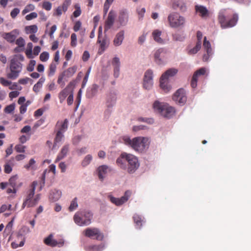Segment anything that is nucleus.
I'll return each mask as SVG.
<instances>
[{
    "mask_svg": "<svg viewBox=\"0 0 251 251\" xmlns=\"http://www.w3.org/2000/svg\"><path fill=\"white\" fill-rule=\"evenodd\" d=\"M118 165L123 169H127L129 174H132L139 168L140 163L135 155L123 152L116 160Z\"/></svg>",
    "mask_w": 251,
    "mask_h": 251,
    "instance_id": "nucleus-1",
    "label": "nucleus"
},
{
    "mask_svg": "<svg viewBox=\"0 0 251 251\" xmlns=\"http://www.w3.org/2000/svg\"><path fill=\"white\" fill-rule=\"evenodd\" d=\"M218 21L222 28H226L234 26L236 24L238 16L229 9H222L219 13Z\"/></svg>",
    "mask_w": 251,
    "mask_h": 251,
    "instance_id": "nucleus-2",
    "label": "nucleus"
},
{
    "mask_svg": "<svg viewBox=\"0 0 251 251\" xmlns=\"http://www.w3.org/2000/svg\"><path fill=\"white\" fill-rule=\"evenodd\" d=\"M124 141L126 145L130 146L135 151L139 153L146 151L149 147V139L146 137H137L132 139L125 137Z\"/></svg>",
    "mask_w": 251,
    "mask_h": 251,
    "instance_id": "nucleus-3",
    "label": "nucleus"
},
{
    "mask_svg": "<svg viewBox=\"0 0 251 251\" xmlns=\"http://www.w3.org/2000/svg\"><path fill=\"white\" fill-rule=\"evenodd\" d=\"M24 60V57L21 54L15 55L10 60L9 72L6 74L8 78L15 80L17 78L22 71L23 65L20 61Z\"/></svg>",
    "mask_w": 251,
    "mask_h": 251,
    "instance_id": "nucleus-4",
    "label": "nucleus"
},
{
    "mask_svg": "<svg viewBox=\"0 0 251 251\" xmlns=\"http://www.w3.org/2000/svg\"><path fill=\"white\" fill-rule=\"evenodd\" d=\"M93 214L89 210H83L76 212L74 216L75 223L79 226H85L91 223Z\"/></svg>",
    "mask_w": 251,
    "mask_h": 251,
    "instance_id": "nucleus-5",
    "label": "nucleus"
},
{
    "mask_svg": "<svg viewBox=\"0 0 251 251\" xmlns=\"http://www.w3.org/2000/svg\"><path fill=\"white\" fill-rule=\"evenodd\" d=\"M153 107L156 112L167 118L172 117L176 112L174 107L159 102L158 101L154 102Z\"/></svg>",
    "mask_w": 251,
    "mask_h": 251,
    "instance_id": "nucleus-6",
    "label": "nucleus"
},
{
    "mask_svg": "<svg viewBox=\"0 0 251 251\" xmlns=\"http://www.w3.org/2000/svg\"><path fill=\"white\" fill-rule=\"evenodd\" d=\"M169 25L172 28H182L185 26L186 19L177 12H172L168 16Z\"/></svg>",
    "mask_w": 251,
    "mask_h": 251,
    "instance_id": "nucleus-7",
    "label": "nucleus"
},
{
    "mask_svg": "<svg viewBox=\"0 0 251 251\" xmlns=\"http://www.w3.org/2000/svg\"><path fill=\"white\" fill-rule=\"evenodd\" d=\"M178 71L175 68H171L167 70L161 76L160 79V86L165 92H169L171 89V86L168 85L169 77L176 75Z\"/></svg>",
    "mask_w": 251,
    "mask_h": 251,
    "instance_id": "nucleus-8",
    "label": "nucleus"
},
{
    "mask_svg": "<svg viewBox=\"0 0 251 251\" xmlns=\"http://www.w3.org/2000/svg\"><path fill=\"white\" fill-rule=\"evenodd\" d=\"M77 67L75 66L69 68L67 70L64 71L60 74L58 76L57 83L61 85V87L65 85V82L63 81V79H65L70 77L76 72Z\"/></svg>",
    "mask_w": 251,
    "mask_h": 251,
    "instance_id": "nucleus-9",
    "label": "nucleus"
},
{
    "mask_svg": "<svg viewBox=\"0 0 251 251\" xmlns=\"http://www.w3.org/2000/svg\"><path fill=\"white\" fill-rule=\"evenodd\" d=\"M83 233L85 236L96 239L97 240H102L103 238V235L97 228H87L83 231Z\"/></svg>",
    "mask_w": 251,
    "mask_h": 251,
    "instance_id": "nucleus-10",
    "label": "nucleus"
},
{
    "mask_svg": "<svg viewBox=\"0 0 251 251\" xmlns=\"http://www.w3.org/2000/svg\"><path fill=\"white\" fill-rule=\"evenodd\" d=\"M173 100L177 104L184 105L187 100L185 90L182 88L177 90L173 96Z\"/></svg>",
    "mask_w": 251,
    "mask_h": 251,
    "instance_id": "nucleus-11",
    "label": "nucleus"
},
{
    "mask_svg": "<svg viewBox=\"0 0 251 251\" xmlns=\"http://www.w3.org/2000/svg\"><path fill=\"white\" fill-rule=\"evenodd\" d=\"M153 72L151 70H148L145 73L143 81V87L145 89L150 90L153 85Z\"/></svg>",
    "mask_w": 251,
    "mask_h": 251,
    "instance_id": "nucleus-12",
    "label": "nucleus"
},
{
    "mask_svg": "<svg viewBox=\"0 0 251 251\" xmlns=\"http://www.w3.org/2000/svg\"><path fill=\"white\" fill-rule=\"evenodd\" d=\"M132 192L129 190L125 192V194L120 198H116L111 196V202L117 206H120L126 202L131 195Z\"/></svg>",
    "mask_w": 251,
    "mask_h": 251,
    "instance_id": "nucleus-13",
    "label": "nucleus"
},
{
    "mask_svg": "<svg viewBox=\"0 0 251 251\" xmlns=\"http://www.w3.org/2000/svg\"><path fill=\"white\" fill-rule=\"evenodd\" d=\"M205 73L206 69L205 68H201L194 73L191 82V86L192 88H195L197 87L198 77L204 75Z\"/></svg>",
    "mask_w": 251,
    "mask_h": 251,
    "instance_id": "nucleus-14",
    "label": "nucleus"
},
{
    "mask_svg": "<svg viewBox=\"0 0 251 251\" xmlns=\"http://www.w3.org/2000/svg\"><path fill=\"white\" fill-rule=\"evenodd\" d=\"M19 34V31L18 29H14L10 32L4 33L2 34V37L7 42L13 43L15 41L16 38Z\"/></svg>",
    "mask_w": 251,
    "mask_h": 251,
    "instance_id": "nucleus-15",
    "label": "nucleus"
},
{
    "mask_svg": "<svg viewBox=\"0 0 251 251\" xmlns=\"http://www.w3.org/2000/svg\"><path fill=\"white\" fill-rule=\"evenodd\" d=\"M108 167L106 165H101L99 166L95 174L98 176L99 179L100 181H103L105 178L107 174Z\"/></svg>",
    "mask_w": 251,
    "mask_h": 251,
    "instance_id": "nucleus-16",
    "label": "nucleus"
},
{
    "mask_svg": "<svg viewBox=\"0 0 251 251\" xmlns=\"http://www.w3.org/2000/svg\"><path fill=\"white\" fill-rule=\"evenodd\" d=\"M172 7L175 10H179L184 12L186 11L187 7L184 0H176L172 4Z\"/></svg>",
    "mask_w": 251,
    "mask_h": 251,
    "instance_id": "nucleus-17",
    "label": "nucleus"
},
{
    "mask_svg": "<svg viewBox=\"0 0 251 251\" xmlns=\"http://www.w3.org/2000/svg\"><path fill=\"white\" fill-rule=\"evenodd\" d=\"M45 243L50 246L51 247H55L56 246H58V247H62L64 242L63 241L58 242L56 240L53 239V235L52 234H50L44 240Z\"/></svg>",
    "mask_w": 251,
    "mask_h": 251,
    "instance_id": "nucleus-18",
    "label": "nucleus"
},
{
    "mask_svg": "<svg viewBox=\"0 0 251 251\" xmlns=\"http://www.w3.org/2000/svg\"><path fill=\"white\" fill-rule=\"evenodd\" d=\"M128 20V15L126 9H122L119 12L118 18L121 25H125Z\"/></svg>",
    "mask_w": 251,
    "mask_h": 251,
    "instance_id": "nucleus-19",
    "label": "nucleus"
},
{
    "mask_svg": "<svg viewBox=\"0 0 251 251\" xmlns=\"http://www.w3.org/2000/svg\"><path fill=\"white\" fill-rule=\"evenodd\" d=\"M62 196V192L58 189H54L51 190L49 195V200L51 202L57 201Z\"/></svg>",
    "mask_w": 251,
    "mask_h": 251,
    "instance_id": "nucleus-20",
    "label": "nucleus"
},
{
    "mask_svg": "<svg viewBox=\"0 0 251 251\" xmlns=\"http://www.w3.org/2000/svg\"><path fill=\"white\" fill-rule=\"evenodd\" d=\"M166 53V50L163 48L159 49L156 50L154 54V60L156 63L160 64L163 62L162 58L164 57Z\"/></svg>",
    "mask_w": 251,
    "mask_h": 251,
    "instance_id": "nucleus-21",
    "label": "nucleus"
},
{
    "mask_svg": "<svg viewBox=\"0 0 251 251\" xmlns=\"http://www.w3.org/2000/svg\"><path fill=\"white\" fill-rule=\"evenodd\" d=\"M109 0H106L104 5V16L107 15V19L106 21L105 31H107L109 28H110V12L108 13V11L109 8Z\"/></svg>",
    "mask_w": 251,
    "mask_h": 251,
    "instance_id": "nucleus-22",
    "label": "nucleus"
},
{
    "mask_svg": "<svg viewBox=\"0 0 251 251\" xmlns=\"http://www.w3.org/2000/svg\"><path fill=\"white\" fill-rule=\"evenodd\" d=\"M112 64L114 68V76L115 77H118L120 74V59L118 57H115L113 59Z\"/></svg>",
    "mask_w": 251,
    "mask_h": 251,
    "instance_id": "nucleus-23",
    "label": "nucleus"
},
{
    "mask_svg": "<svg viewBox=\"0 0 251 251\" xmlns=\"http://www.w3.org/2000/svg\"><path fill=\"white\" fill-rule=\"evenodd\" d=\"M70 149V145L69 144H66L63 146L60 152L58 154L56 158V162L59 161L60 160L63 159L67 154Z\"/></svg>",
    "mask_w": 251,
    "mask_h": 251,
    "instance_id": "nucleus-24",
    "label": "nucleus"
},
{
    "mask_svg": "<svg viewBox=\"0 0 251 251\" xmlns=\"http://www.w3.org/2000/svg\"><path fill=\"white\" fill-rule=\"evenodd\" d=\"M195 10L197 13H199L200 16L202 18L208 16V11L206 8L202 5H197L195 6Z\"/></svg>",
    "mask_w": 251,
    "mask_h": 251,
    "instance_id": "nucleus-25",
    "label": "nucleus"
},
{
    "mask_svg": "<svg viewBox=\"0 0 251 251\" xmlns=\"http://www.w3.org/2000/svg\"><path fill=\"white\" fill-rule=\"evenodd\" d=\"M99 86L96 84H93L92 87L88 89L86 95L89 98H92L97 95L98 92Z\"/></svg>",
    "mask_w": 251,
    "mask_h": 251,
    "instance_id": "nucleus-26",
    "label": "nucleus"
},
{
    "mask_svg": "<svg viewBox=\"0 0 251 251\" xmlns=\"http://www.w3.org/2000/svg\"><path fill=\"white\" fill-rule=\"evenodd\" d=\"M105 248L104 243H101L99 245H90L86 247V251H102Z\"/></svg>",
    "mask_w": 251,
    "mask_h": 251,
    "instance_id": "nucleus-27",
    "label": "nucleus"
},
{
    "mask_svg": "<svg viewBox=\"0 0 251 251\" xmlns=\"http://www.w3.org/2000/svg\"><path fill=\"white\" fill-rule=\"evenodd\" d=\"M124 38V31H121L117 34L113 41L114 45L116 46H120L122 43Z\"/></svg>",
    "mask_w": 251,
    "mask_h": 251,
    "instance_id": "nucleus-28",
    "label": "nucleus"
},
{
    "mask_svg": "<svg viewBox=\"0 0 251 251\" xmlns=\"http://www.w3.org/2000/svg\"><path fill=\"white\" fill-rule=\"evenodd\" d=\"M93 160V156L91 154L86 155L81 162V165L83 168H86L88 166Z\"/></svg>",
    "mask_w": 251,
    "mask_h": 251,
    "instance_id": "nucleus-29",
    "label": "nucleus"
},
{
    "mask_svg": "<svg viewBox=\"0 0 251 251\" xmlns=\"http://www.w3.org/2000/svg\"><path fill=\"white\" fill-rule=\"evenodd\" d=\"M133 221L136 225V228H140L144 222V220L138 214H135L133 217Z\"/></svg>",
    "mask_w": 251,
    "mask_h": 251,
    "instance_id": "nucleus-30",
    "label": "nucleus"
},
{
    "mask_svg": "<svg viewBox=\"0 0 251 251\" xmlns=\"http://www.w3.org/2000/svg\"><path fill=\"white\" fill-rule=\"evenodd\" d=\"M70 94H71V92L69 90H68L66 88H65L62 91H61L59 93V96H58V97H59V99L60 100V102L61 103H62L64 101V100H65V99H66V98L67 97V96L68 95H69Z\"/></svg>",
    "mask_w": 251,
    "mask_h": 251,
    "instance_id": "nucleus-31",
    "label": "nucleus"
},
{
    "mask_svg": "<svg viewBox=\"0 0 251 251\" xmlns=\"http://www.w3.org/2000/svg\"><path fill=\"white\" fill-rule=\"evenodd\" d=\"M152 36L153 39L157 43L160 44L163 43V40L160 37L161 31L159 30H155L152 32Z\"/></svg>",
    "mask_w": 251,
    "mask_h": 251,
    "instance_id": "nucleus-32",
    "label": "nucleus"
},
{
    "mask_svg": "<svg viewBox=\"0 0 251 251\" xmlns=\"http://www.w3.org/2000/svg\"><path fill=\"white\" fill-rule=\"evenodd\" d=\"M30 232L29 228L26 226H23L18 232V237H23Z\"/></svg>",
    "mask_w": 251,
    "mask_h": 251,
    "instance_id": "nucleus-33",
    "label": "nucleus"
},
{
    "mask_svg": "<svg viewBox=\"0 0 251 251\" xmlns=\"http://www.w3.org/2000/svg\"><path fill=\"white\" fill-rule=\"evenodd\" d=\"M45 81V78L43 76L41 77L37 83L34 85L33 88V91L36 93H38L40 88L42 87L43 84L44 83Z\"/></svg>",
    "mask_w": 251,
    "mask_h": 251,
    "instance_id": "nucleus-34",
    "label": "nucleus"
},
{
    "mask_svg": "<svg viewBox=\"0 0 251 251\" xmlns=\"http://www.w3.org/2000/svg\"><path fill=\"white\" fill-rule=\"evenodd\" d=\"M36 161L33 158H31L28 164L25 165L24 167L27 170H35L37 167L35 165Z\"/></svg>",
    "mask_w": 251,
    "mask_h": 251,
    "instance_id": "nucleus-35",
    "label": "nucleus"
},
{
    "mask_svg": "<svg viewBox=\"0 0 251 251\" xmlns=\"http://www.w3.org/2000/svg\"><path fill=\"white\" fill-rule=\"evenodd\" d=\"M203 46L208 54H212V49L211 47L210 42L206 40V37H204Z\"/></svg>",
    "mask_w": 251,
    "mask_h": 251,
    "instance_id": "nucleus-36",
    "label": "nucleus"
},
{
    "mask_svg": "<svg viewBox=\"0 0 251 251\" xmlns=\"http://www.w3.org/2000/svg\"><path fill=\"white\" fill-rule=\"evenodd\" d=\"M68 120L66 119L63 122H61L58 131L65 132L68 129Z\"/></svg>",
    "mask_w": 251,
    "mask_h": 251,
    "instance_id": "nucleus-37",
    "label": "nucleus"
},
{
    "mask_svg": "<svg viewBox=\"0 0 251 251\" xmlns=\"http://www.w3.org/2000/svg\"><path fill=\"white\" fill-rule=\"evenodd\" d=\"M40 199V195L37 194L34 199H32L28 203V207H31L36 205Z\"/></svg>",
    "mask_w": 251,
    "mask_h": 251,
    "instance_id": "nucleus-38",
    "label": "nucleus"
},
{
    "mask_svg": "<svg viewBox=\"0 0 251 251\" xmlns=\"http://www.w3.org/2000/svg\"><path fill=\"white\" fill-rule=\"evenodd\" d=\"M26 33H35L37 32L38 27L36 25L26 26L25 28Z\"/></svg>",
    "mask_w": 251,
    "mask_h": 251,
    "instance_id": "nucleus-39",
    "label": "nucleus"
},
{
    "mask_svg": "<svg viewBox=\"0 0 251 251\" xmlns=\"http://www.w3.org/2000/svg\"><path fill=\"white\" fill-rule=\"evenodd\" d=\"M201 43H200V42H197L195 47L188 51V53L189 54H196L201 48Z\"/></svg>",
    "mask_w": 251,
    "mask_h": 251,
    "instance_id": "nucleus-40",
    "label": "nucleus"
},
{
    "mask_svg": "<svg viewBox=\"0 0 251 251\" xmlns=\"http://www.w3.org/2000/svg\"><path fill=\"white\" fill-rule=\"evenodd\" d=\"M78 207L77 198H75L71 201L69 209L70 211L75 210Z\"/></svg>",
    "mask_w": 251,
    "mask_h": 251,
    "instance_id": "nucleus-41",
    "label": "nucleus"
},
{
    "mask_svg": "<svg viewBox=\"0 0 251 251\" xmlns=\"http://www.w3.org/2000/svg\"><path fill=\"white\" fill-rule=\"evenodd\" d=\"M63 133L64 132L58 130L54 139L55 144H57V143L61 141V140L64 137Z\"/></svg>",
    "mask_w": 251,
    "mask_h": 251,
    "instance_id": "nucleus-42",
    "label": "nucleus"
},
{
    "mask_svg": "<svg viewBox=\"0 0 251 251\" xmlns=\"http://www.w3.org/2000/svg\"><path fill=\"white\" fill-rule=\"evenodd\" d=\"M15 108V103H12L9 105H7L4 108V112L6 113L10 114L12 112Z\"/></svg>",
    "mask_w": 251,
    "mask_h": 251,
    "instance_id": "nucleus-43",
    "label": "nucleus"
},
{
    "mask_svg": "<svg viewBox=\"0 0 251 251\" xmlns=\"http://www.w3.org/2000/svg\"><path fill=\"white\" fill-rule=\"evenodd\" d=\"M17 179V176H13L9 179V182L8 183L12 188H15L16 185V181Z\"/></svg>",
    "mask_w": 251,
    "mask_h": 251,
    "instance_id": "nucleus-44",
    "label": "nucleus"
},
{
    "mask_svg": "<svg viewBox=\"0 0 251 251\" xmlns=\"http://www.w3.org/2000/svg\"><path fill=\"white\" fill-rule=\"evenodd\" d=\"M90 71H91V68H89V69L87 70V72L86 73L85 75L83 78L82 83V88H84L87 83Z\"/></svg>",
    "mask_w": 251,
    "mask_h": 251,
    "instance_id": "nucleus-45",
    "label": "nucleus"
},
{
    "mask_svg": "<svg viewBox=\"0 0 251 251\" xmlns=\"http://www.w3.org/2000/svg\"><path fill=\"white\" fill-rule=\"evenodd\" d=\"M35 194V192L33 190H29L27 193V196L25 200L26 201L28 202H29L30 200L33 198L34 195Z\"/></svg>",
    "mask_w": 251,
    "mask_h": 251,
    "instance_id": "nucleus-46",
    "label": "nucleus"
},
{
    "mask_svg": "<svg viewBox=\"0 0 251 251\" xmlns=\"http://www.w3.org/2000/svg\"><path fill=\"white\" fill-rule=\"evenodd\" d=\"M56 65L54 63H51L50 65V73L49 75H53L56 71Z\"/></svg>",
    "mask_w": 251,
    "mask_h": 251,
    "instance_id": "nucleus-47",
    "label": "nucleus"
},
{
    "mask_svg": "<svg viewBox=\"0 0 251 251\" xmlns=\"http://www.w3.org/2000/svg\"><path fill=\"white\" fill-rule=\"evenodd\" d=\"M36 64V61L34 60H31L27 67V70L28 72H32L34 69V66Z\"/></svg>",
    "mask_w": 251,
    "mask_h": 251,
    "instance_id": "nucleus-48",
    "label": "nucleus"
},
{
    "mask_svg": "<svg viewBox=\"0 0 251 251\" xmlns=\"http://www.w3.org/2000/svg\"><path fill=\"white\" fill-rule=\"evenodd\" d=\"M49 58V54L48 52H43L40 55V58L42 61H47Z\"/></svg>",
    "mask_w": 251,
    "mask_h": 251,
    "instance_id": "nucleus-49",
    "label": "nucleus"
},
{
    "mask_svg": "<svg viewBox=\"0 0 251 251\" xmlns=\"http://www.w3.org/2000/svg\"><path fill=\"white\" fill-rule=\"evenodd\" d=\"M33 44L32 43H28L27 45L25 53L27 56L31 55L32 52Z\"/></svg>",
    "mask_w": 251,
    "mask_h": 251,
    "instance_id": "nucleus-50",
    "label": "nucleus"
},
{
    "mask_svg": "<svg viewBox=\"0 0 251 251\" xmlns=\"http://www.w3.org/2000/svg\"><path fill=\"white\" fill-rule=\"evenodd\" d=\"M35 9V6L33 4H29L27 5L23 11V13L24 14L29 12L30 11H32Z\"/></svg>",
    "mask_w": 251,
    "mask_h": 251,
    "instance_id": "nucleus-51",
    "label": "nucleus"
},
{
    "mask_svg": "<svg viewBox=\"0 0 251 251\" xmlns=\"http://www.w3.org/2000/svg\"><path fill=\"white\" fill-rule=\"evenodd\" d=\"M25 242V238L24 237L23 240L20 242V244L18 245L17 243L15 242H12L11 243V246L13 249H16L18 247H23Z\"/></svg>",
    "mask_w": 251,
    "mask_h": 251,
    "instance_id": "nucleus-52",
    "label": "nucleus"
},
{
    "mask_svg": "<svg viewBox=\"0 0 251 251\" xmlns=\"http://www.w3.org/2000/svg\"><path fill=\"white\" fill-rule=\"evenodd\" d=\"M71 46L73 47H75L76 46V40L77 36L76 34L72 33L71 36Z\"/></svg>",
    "mask_w": 251,
    "mask_h": 251,
    "instance_id": "nucleus-53",
    "label": "nucleus"
},
{
    "mask_svg": "<svg viewBox=\"0 0 251 251\" xmlns=\"http://www.w3.org/2000/svg\"><path fill=\"white\" fill-rule=\"evenodd\" d=\"M75 86V81H71L66 86V88L70 90L71 93H73V90Z\"/></svg>",
    "mask_w": 251,
    "mask_h": 251,
    "instance_id": "nucleus-54",
    "label": "nucleus"
},
{
    "mask_svg": "<svg viewBox=\"0 0 251 251\" xmlns=\"http://www.w3.org/2000/svg\"><path fill=\"white\" fill-rule=\"evenodd\" d=\"M43 8L47 11H50L51 9V3L49 1H44L43 3Z\"/></svg>",
    "mask_w": 251,
    "mask_h": 251,
    "instance_id": "nucleus-55",
    "label": "nucleus"
},
{
    "mask_svg": "<svg viewBox=\"0 0 251 251\" xmlns=\"http://www.w3.org/2000/svg\"><path fill=\"white\" fill-rule=\"evenodd\" d=\"M16 44L19 47H23L25 45V42L24 39L22 37H20L16 40Z\"/></svg>",
    "mask_w": 251,
    "mask_h": 251,
    "instance_id": "nucleus-56",
    "label": "nucleus"
},
{
    "mask_svg": "<svg viewBox=\"0 0 251 251\" xmlns=\"http://www.w3.org/2000/svg\"><path fill=\"white\" fill-rule=\"evenodd\" d=\"M0 83L4 86H9L12 83L11 81L5 79L2 77H0Z\"/></svg>",
    "mask_w": 251,
    "mask_h": 251,
    "instance_id": "nucleus-57",
    "label": "nucleus"
},
{
    "mask_svg": "<svg viewBox=\"0 0 251 251\" xmlns=\"http://www.w3.org/2000/svg\"><path fill=\"white\" fill-rule=\"evenodd\" d=\"M20 13V9L18 8H14L10 13V16L12 18H15Z\"/></svg>",
    "mask_w": 251,
    "mask_h": 251,
    "instance_id": "nucleus-58",
    "label": "nucleus"
},
{
    "mask_svg": "<svg viewBox=\"0 0 251 251\" xmlns=\"http://www.w3.org/2000/svg\"><path fill=\"white\" fill-rule=\"evenodd\" d=\"M37 17V14L36 12H32L25 16L26 20L29 21Z\"/></svg>",
    "mask_w": 251,
    "mask_h": 251,
    "instance_id": "nucleus-59",
    "label": "nucleus"
},
{
    "mask_svg": "<svg viewBox=\"0 0 251 251\" xmlns=\"http://www.w3.org/2000/svg\"><path fill=\"white\" fill-rule=\"evenodd\" d=\"M25 146L21 145H17L15 147V149L18 152H24L25 151Z\"/></svg>",
    "mask_w": 251,
    "mask_h": 251,
    "instance_id": "nucleus-60",
    "label": "nucleus"
},
{
    "mask_svg": "<svg viewBox=\"0 0 251 251\" xmlns=\"http://www.w3.org/2000/svg\"><path fill=\"white\" fill-rule=\"evenodd\" d=\"M77 152L79 155L85 154L87 152V148L86 147H82L78 149Z\"/></svg>",
    "mask_w": 251,
    "mask_h": 251,
    "instance_id": "nucleus-61",
    "label": "nucleus"
},
{
    "mask_svg": "<svg viewBox=\"0 0 251 251\" xmlns=\"http://www.w3.org/2000/svg\"><path fill=\"white\" fill-rule=\"evenodd\" d=\"M82 137L81 135H77L74 137L73 139V144L77 145L81 141Z\"/></svg>",
    "mask_w": 251,
    "mask_h": 251,
    "instance_id": "nucleus-62",
    "label": "nucleus"
},
{
    "mask_svg": "<svg viewBox=\"0 0 251 251\" xmlns=\"http://www.w3.org/2000/svg\"><path fill=\"white\" fill-rule=\"evenodd\" d=\"M173 39L176 41H182L184 40V37L179 34H175L173 35Z\"/></svg>",
    "mask_w": 251,
    "mask_h": 251,
    "instance_id": "nucleus-63",
    "label": "nucleus"
},
{
    "mask_svg": "<svg viewBox=\"0 0 251 251\" xmlns=\"http://www.w3.org/2000/svg\"><path fill=\"white\" fill-rule=\"evenodd\" d=\"M146 34H143L141 36H140L138 40V42L139 44H143L146 40Z\"/></svg>",
    "mask_w": 251,
    "mask_h": 251,
    "instance_id": "nucleus-64",
    "label": "nucleus"
}]
</instances>
